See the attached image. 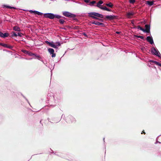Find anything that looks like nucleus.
<instances>
[{"instance_id": "nucleus-1", "label": "nucleus", "mask_w": 161, "mask_h": 161, "mask_svg": "<svg viewBox=\"0 0 161 161\" xmlns=\"http://www.w3.org/2000/svg\"><path fill=\"white\" fill-rule=\"evenodd\" d=\"M88 14H89V16L91 17L93 19H97L101 21H103L102 19H99L96 17H98L100 18H103V15L102 14L96 12H91L89 13Z\"/></svg>"}, {"instance_id": "nucleus-2", "label": "nucleus", "mask_w": 161, "mask_h": 161, "mask_svg": "<svg viewBox=\"0 0 161 161\" xmlns=\"http://www.w3.org/2000/svg\"><path fill=\"white\" fill-rule=\"evenodd\" d=\"M60 45V43L59 42H56L54 43L53 42H52L50 46L55 48H58V47Z\"/></svg>"}, {"instance_id": "nucleus-3", "label": "nucleus", "mask_w": 161, "mask_h": 161, "mask_svg": "<svg viewBox=\"0 0 161 161\" xmlns=\"http://www.w3.org/2000/svg\"><path fill=\"white\" fill-rule=\"evenodd\" d=\"M151 53L153 54L156 55L158 57H160V53L159 51L154 47L152 48Z\"/></svg>"}, {"instance_id": "nucleus-4", "label": "nucleus", "mask_w": 161, "mask_h": 161, "mask_svg": "<svg viewBox=\"0 0 161 161\" xmlns=\"http://www.w3.org/2000/svg\"><path fill=\"white\" fill-rule=\"evenodd\" d=\"M55 14L52 13H45L44 14V17L52 19L54 18Z\"/></svg>"}, {"instance_id": "nucleus-5", "label": "nucleus", "mask_w": 161, "mask_h": 161, "mask_svg": "<svg viewBox=\"0 0 161 161\" xmlns=\"http://www.w3.org/2000/svg\"><path fill=\"white\" fill-rule=\"evenodd\" d=\"M48 51L50 54L52 55V57H55L56 56V54L54 53V50L52 48H49L48 49Z\"/></svg>"}, {"instance_id": "nucleus-6", "label": "nucleus", "mask_w": 161, "mask_h": 161, "mask_svg": "<svg viewBox=\"0 0 161 161\" xmlns=\"http://www.w3.org/2000/svg\"><path fill=\"white\" fill-rule=\"evenodd\" d=\"M116 16L114 15H108L106 16L105 17L106 19L109 20H113L116 18Z\"/></svg>"}, {"instance_id": "nucleus-7", "label": "nucleus", "mask_w": 161, "mask_h": 161, "mask_svg": "<svg viewBox=\"0 0 161 161\" xmlns=\"http://www.w3.org/2000/svg\"><path fill=\"white\" fill-rule=\"evenodd\" d=\"M147 40L151 44H152L153 43V41L152 37L150 36H147Z\"/></svg>"}, {"instance_id": "nucleus-8", "label": "nucleus", "mask_w": 161, "mask_h": 161, "mask_svg": "<svg viewBox=\"0 0 161 161\" xmlns=\"http://www.w3.org/2000/svg\"><path fill=\"white\" fill-rule=\"evenodd\" d=\"M64 15L67 17H71L72 14L68 12H63Z\"/></svg>"}, {"instance_id": "nucleus-9", "label": "nucleus", "mask_w": 161, "mask_h": 161, "mask_svg": "<svg viewBox=\"0 0 161 161\" xmlns=\"http://www.w3.org/2000/svg\"><path fill=\"white\" fill-rule=\"evenodd\" d=\"M145 31H143V32H145L147 33H149L150 32V26L149 25H145Z\"/></svg>"}, {"instance_id": "nucleus-10", "label": "nucleus", "mask_w": 161, "mask_h": 161, "mask_svg": "<svg viewBox=\"0 0 161 161\" xmlns=\"http://www.w3.org/2000/svg\"><path fill=\"white\" fill-rule=\"evenodd\" d=\"M103 3V1L102 0H100L97 3V5L96 6L99 8L100 9L101 7H102L101 5Z\"/></svg>"}, {"instance_id": "nucleus-11", "label": "nucleus", "mask_w": 161, "mask_h": 161, "mask_svg": "<svg viewBox=\"0 0 161 161\" xmlns=\"http://www.w3.org/2000/svg\"><path fill=\"white\" fill-rule=\"evenodd\" d=\"M29 12L31 13H34L35 14H36L38 15H42L43 14L42 13L40 12L37 11H33L32 10H30Z\"/></svg>"}, {"instance_id": "nucleus-12", "label": "nucleus", "mask_w": 161, "mask_h": 161, "mask_svg": "<svg viewBox=\"0 0 161 161\" xmlns=\"http://www.w3.org/2000/svg\"><path fill=\"white\" fill-rule=\"evenodd\" d=\"M134 14V13L133 12H130L127 13L126 14V17L128 18H131V17Z\"/></svg>"}, {"instance_id": "nucleus-13", "label": "nucleus", "mask_w": 161, "mask_h": 161, "mask_svg": "<svg viewBox=\"0 0 161 161\" xmlns=\"http://www.w3.org/2000/svg\"><path fill=\"white\" fill-rule=\"evenodd\" d=\"M13 30L18 31H20V28L18 26H14L13 28Z\"/></svg>"}, {"instance_id": "nucleus-14", "label": "nucleus", "mask_w": 161, "mask_h": 161, "mask_svg": "<svg viewBox=\"0 0 161 161\" xmlns=\"http://www.w3.org/2000/svg\"><path fill=\"white\" fill-rule=\"evenodd\" d=\"M95 25H101L103 27L104 26V25L103 23L97 21H96Z\"/></svg>"}, {"instance_id": "nucleus-15", "label": "nucleus", "mask_w": 161, "mask_h": 161, "mask_svg": "<svg viewBox=\"0 0 161 161\" xmlns=\"http://www.w3.org/2000/svg\"><path fill=\"white\" fill-rule=\"evenodd\" d=\"M146 3L150 6H151L154 4L153 1H147Z\"/></svg>"}, {"instance_id": "nucleus-16", "label": "nucleus", "mask_w": 161, "mask_h": 161, "mask_svg": "<svg viewBox=\"0 0 161 161\" xmlns=\"http://www.w3.org/2000/svg\"><path fill=\"white\" fill-rule=\"evenodd\" d=\"M105 5L108 7H109L110 8H112L113 6V4L111 2L108 3H106L105 4Z\"/></svg>"}, {"instance_id": "nucleus-17", "label": "nucleus", "mask_w": 161, "mask_h": 161, "mask_svg": "<svg viewBox=\"0 0 161 161\" xmlns=\"http://www.w3.org/2000/svg\"><path fill=\"white\" fill-rule=\"evenodd\" d=\"M9 36V34L8 33L6 32L3 34V38L7 37Z\"/></svg>"}, {"instance_id": "nucleus-18", "label": "nucleus", "mask_w": 161, "mask_h": 161, "mask_svg": "<svg viewBox=\"0 0 161 161\" xmlns=\"http://www.w3.org/2000/svg\"><path fill=\"white\" fill-rule=\"evenodd\" d=\"M152 62L155 63L157 65H159V66L161 65V64L160 63L156 61H152Z\"/></svg>"}, {"instance_id": "nucleus-19", "label": "nucleus", "mask_w": 161, "mask_h": 161, "mask_svg": "<svg viewBox=\"0 0 161 161\" xmlns=\"http://www.w3.org/2000/svg\"><path fill=\"white\" fill-rule=\"evenodd\" d=\"M137 28L138 29H140V30H141L142 31H145V29L143 28L142 27H140V26H138L137 27Z\"/></svg>"}, {"instance_id": "nucleus-20", "label": "nucleus", "mask_w": 161, "mask_h": 161, "mask_svg": "<svg viewBox=\"0 0 161 161\" xmlns=\"http://www.w3.org/2000/svg\"><path fill=\"white\" fill-rule=\"evenodd\" d=\"M28 54L30 56H32L35 55V54L32 53L31 52L29 51Z\"/></svg>"}, {"instance_id": "nucleus-21", "label": "nucleus", "mask_w": 161, "mask_h": 161, "mask_svg": "<svg viewBox=\"0 0 161 161\" xmlns=\"http://www.w3.org/2000/svg\"><path fill=\"white\" fill-rule=\"evenodd\" d=\"M39 60H41L42 59V58L40 55H37L35 54V55H34Z\"/></svg>"}, {"instance_id": "nucleus-22", "label": "nucleus", "mask_w": 161, "mask_h": 161, "mask_svg": "<svg viewBox=\"0 0 161 161\" xmlns=\"http://www.w3.org/2000/svg\"><path fill=\"white\" fill-rule=\"evenodd\" d=\"M0 45L2 46H3V47H8L7 46V45L6 44H4V43H0Z\"/></svg>"}, {"instance_id": "nucleus-23", "label": "nucleus", "mask_w": 161, "mask_h": 161, "mask_svg": "<svg viewBox=\"0 0 161 161\" xmlns=\"http://www.w3.org/2000/svg\"><path fill=\"white\" fill-rule=\"evenodd\" d=\"M61 16L58 15H55L54 18H56L57 19H60L61 18Z\"/></svg>"}, {"instance_id": "nucleus-24", "label": "nucleus", "mask_w": 161, "mask_h": 161, "mask_svg": "<svg viewBox=\"0 0 161 161\" xmlns=\"http://www.w3.org/2000/svg\"><path fill=\"white\" fill-rule=\"evenodd\" d=\"M59 22L61 24H63L64 22V21L63 19H60L59 20Z\"/></svg>"}, {"instance_id": "nucleus-25", "label": "nucleus", "mask_w": 161, "mask_h": 161, "mask_svg": "<svg viewBox=\"0 0 161 161\" xmlns=\"http://www.w3.org/2000/svg\"><path fill=\"white\" fill-rule=\"evenodd\" d=\"M107 8L105 6L104 7H101L100 9L103 10H107Z\"/></svg>"}, {"instance_id": "nucleus-26", "label": "nucleus", "mask_w": 161, "mask_h": 161, "mask_svg": "<svg viewBox=\"0 0 161 161\" xmlns=\"http://www.w3.org/2000/svg\"><path fill=\"white\" fill-rule=\"evenodd\" d=\"M22 52H23V53H25V54H28V52H29V51H27V50H22Z\"/></svg>"}, {"instance_id": "nucleus-27", "label": "nucleus", "mask_w": 161, "mask_h": 161, "mask_svg": "<svg viewBox=\"0 0 161 161\" xmlns=\"http://www.w3.org/2000/svg\"><path fill=\"white\" fill-rule=\"evenodd\" d=\"M96 1H93L92 2H91L90 3V4H92V5H93V4L96 3Z\"/></svg>"}, {"instance_id": "nucleus-28", "label": "nucleus", "mask_w": 161, "mask_h": 161, "mask_svg": "<svg viewBox=\"0 0 161 161\" xmlns=\"http://www.w3.org/2000/svg\"><path fill=\"white\" fill-rule=\"evenodd\" d=\"M135 2V0H129V2L130 3H133Z\"/></svg>"}, {"instance_id": "nucleus-29", "label": "nucleus", "mask_w": 161, "mask_h": 161, "mask_svg": "<svg viewBox=\"0 0 161 161\" xmlns=\"http://www.w3.org/2000/svg\"><path fill=\"white\" fill-rule=\"evenodd\" d=\"M17 35L18 36L21 37L22 36V34L21 33L18 32L17 34Z\"/></svg>"}, {"instance_id": "nucleus-30", "label": "nucleus", "mask_w": 161, "mask_h": 161, "mask_svg": "<svg viewBox=\"0 0 161 161\" xmlns=\"http://www.w3.org/2000/svg\"><path fill=\"white\" fill-rule=\"evenodd\" d=\"M45 42L47 44H48L49 46H50V45L51 43V42H50L47 41H46Z\"/></svg>"}, {"instance_id": "nucleus-31", "label": "nucleus", "mask_w": 161, "mask_h": 161, "mask_svg": "<svg viewBox=\"0 0 161 161\" xmlns=\"http://www.w3.org/2000/svg\"><path fill=\"white\" fill-rule=\"evenodd\" d=\"M3 34L1 32H0V36L1 37L3 38Z\"/></svg>"}, {"instance_id": "nucleus-32", "label": "nucleus", "mask_w": 161, "mask_h": 161, "mask_svg": "<svg viewBox=\"0 0 161 161\" xmlns=\"http://www.w3.org/2000/svg\"><path fill=\"white\" fill-rule=\"evenodd\" d=\"M137 37H139V38H140L142 39H143V36H137Z\"/></svg>"}, {"instance_id": "nucleus-33", "label": "nucleus", "mask_w": 161, "mask_h": 161, "mask_svg": "<svg viewBox=\"0 0 161 161\" xmlns=\"http://www.w3.org/2000/svg\"><path fill=\"white\" fill-rule=\"evenodd\" d=\"M13 35L15 36H18L17 34L15 33L14 32H13Z\"/></svg>"}, {"instance_id": "nucleus-34", "label": "nucleus", "mask_w": 161, "mask_h": 161, "mask_svg": "<svg viewBox=\"0 0 161 161\" xmlns=\"http://www.w3.org/2000/svg\"><path fill=\"white\" fill-rule=\"evenodd\" d=\"M7 8H14V9L15 8L13 7H11L10 6H7Z\"/></svg>"}, {"instance_id": "nucleus-35", "label": "nucleus", "mask_w": 161, "mask_h": 161, "mask_svg": "<svg viewBox=\"0 0 161 161\" xmlns=\"http://www.w3.org/2000/svg\"><path fill=\"white\" fill-rule=\"evenodd\" d=\"M96 21H92V22H91V23L92 24H95V23H96Z\"/></svg>"}, {"instance_id": "nucleus-36", "label": "nucleus", "mask_w": 161, "mask_h": 161, "mask_svg": "<svg viewBox=\"0 0 161 161\" xmlns=\"http://www.w3.org/2000/svg\"><path fill=\"white\" fill-rule=\"evenodd\" d=\"M84 1L86 3H88L89 2V0H84Z\"/></svg>"}, {"instance_id": "nucleus-37", "label": "nucleus", "mask_w": 161, "mask_h": 161, "mask_svg": "<svg viewBox=\"0 0 161 161\" xmlns=\"http://www.w3.org/2000/svg\"><path fill=\"white\" fill-rule=\"evenodd\" d=\"M83 34L86 36H87L86 34L85 33H83Z\"/></svg>"}, {"instance_id": "nucleus-38", "label": "nucleus", "mask_w": 161, "mask_h": 161, "mask_svg": "<svg viewBox=\"0 0 161 161\" xmlns=\"http://www.w3.org/2000/svg\"><path fill=\"white\" fill-rule=\"evenodd\" d=\"M106 11H111L110 9H108V8H107V10H106Z\"/></svg>"}, {"instance_id": "nucleus-39", "label": "nucleus", "mask_w": 161, "mask_h": 161, "mask_svg": "<svg viewBox=\"0 0 161 161\" xmlns=\"http://www.w3.org/2000/svg\"><path fill=\"white\" fill-rule=\"evenodd\" d=\"M116 33L117 34H119V33H120V32H119V31H116Z\"/></svg>"}, {"instance_id": "nucleus-40", "label": "nucleus", "mask_w": 161, "mask_h": 161, "mask_svg": "<svg viewBox=\"0 0 161 161\" xmlns=\"http://www.w3.org/2000/svg\"><path fill=\"white\" fill-rule=\"evenodd\" d=\"M143 132V133H145V132H144V131H142V133H141V134H142Z\"/></svg>"}, {"instance_id": "nucleus-41", "label": "nucleus", "mask_w": 161, "mask_h": 161, "mask_svg": "<svg viewBox=\"0 0 161 161\" xmlns=\"http://www.w3.org/2000/svg\"><path fill=\"white\" fill-rule=\"evenodd\" d=\"M161 58V56L160 55V57H159Z\"/></svg>"}]
</instances>
